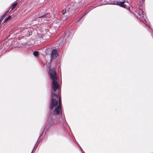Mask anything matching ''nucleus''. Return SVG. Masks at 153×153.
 Returning <instances> with one entry per match:
<instances>
[{
    "label": "nucleus",
    "mask_w": 153,
    "mask_h": 153,
    "mask_svg": "<svg viewBox=\"0 0 153 153\" xmlns=\"http://www.w3.org/2000/svg\"><path fill=\"white\" fill-rule=\"evenodd\" d=\"M49 72L50 75V78L52 80L51 88L52 90L49 108L51 111L54 110L53 114H50L48 117L46 119L47 124L40 137L44 136L46 132L49 131L50 129L51 131L55 129L56 119L54 118V116H55L62 114L61 100L59 96V90L56 72L55 68H52L50 69Z\"/></svg>",
    "instance_id": "f257e3e1"
},
{
    "label": "nucleus",
    "mask_w": 153,
    "mask_h": 153,
    "mask_svg": "<svg viewBox=\"0 0 153 153\" xmlns=\"http://www.w3.org/2000/svg\"><path fill=\"white\" fill-rule=\"evenodd\" d=\"M145 0H140L139 6L138 7L139 10L137 12L138 15L137 17L145 25H149V21L143 11L141 9V5L142 3Z\"/></svg>",
    "instance_id": "f03ea898"
},
{
    "label": "nucleus",
    "mask_w": 153,
    "mask_h": 153,
    "mask_svg": "<svg viewBox=\"0 0 153 153\" xmlns=\"http://www.w3.org/2000/svg\"><path fill=\"white\" fill-rule=\"evenodd\" d=\"M58 56L57 51L56 49H53L52 51L51 55V60L55 59Z\"/></svg>",
    "instance_id": "7ed1b4c3"
},
{
    "label": "nucleus",
    "mask_w": 153,
    "mask_h": 153,
    "mask_svg": "<svg viewBox=\"0 0 153 153\" xmlns=\"http://www.w3.org/2000/svg\"><path fill=\"white\" fill-rule=\"evenodd\" d=\"M125 2V0H122V1H114L113 3L114 4H116L120 7L126 8V5L124 4V3Z\"/></svg>",
    "instance_id": "20e7f679"
},
{
    "label": "nucleus",
    "mask_w": 153,
    "mask_h": 153,
    "mask_svg": "<svg viewBox=\"0 0 153 153\" xmlns=\"http://www.w3.org/2000/svg\"><path fill=\"white\" fill-rule=\"evenodd\" d=\"M48 15V14L47 13L39 16V22L41 23H44V21L47 19Z\"/></svg>",
    "instance_id": "39448f33"
},
{
    "label": "nucleus",
    "mask_w": 153,
    "mask_h": 153,
    "mask_svg": "<svg viewBox=\"0 0 153 153\" xmlns=\"http://www.w3.org/2000/svg\"><path fill=\"white\" fill-rule=\"evenodd\" d=\"M10 8L7 11L1 16V18L0 19V21L1 22L2 20L4 19L5 16H7L9 13L11 12V10H10Z\"/></svg>",
    "instance_id": "423d86ee"
},
{
    "label": "nucleus",
    "mask_w": 153,
    "mask_h": 153,
    "mask_svg": "<svg viewBox=\"0 0 153 153\" xmlns=\"http://www.w3.org/2000/svg\"><path fill=\"white\" fill-rule=\"evenodd\" d=\"M17 4L18 3L16 2L12 5L11 7L10 8H11V10H11V11L16 7Z\"/></svg>",
    "instance_id": "0eeeda50"
},
{
    "label": "nucleus",
    "mask_w": 153,
    "mask_h": 153,
    "mask_svg": "<svg viewBox=\"0 0 153 153\" xmlns=\"http://www.w3.org/2000/svg\"><path fill=\"white\" fill-rule=\"evenodd\" d=\"M11 16H9L7 18H6L4 20V22H6L8 20L10 19L11 18Z\"/></svg>",
    "instance_id": "6e6552de"
},
{
    "label": "nucleus",
    "mask_w": 153,
    "mask_h": 153,
    "mask_svg": "<svg viewBox=\"0 0 153 153\" xmlns=\"http://www.w3.org/2000/svg\"><path fill=\"white\" fill-rule=\"evenodd\" d=\"M33 54L35 56H38V51H34L33 53Z\"/></svg>",
    "instance_id": "1a4fd4ad"
},
{
    "label": "nucleus",
    "mask_w": 153,
    "mask_h": 153,
    "mask_svg": "<svg viewBox=\"0 0 153 153\" xmlns=\"http://www.w3.org/2000/svg\"><path fill=\"white\" fill-rule=\"evenodd\" d=\"M66 10L65 9H63L62 10V14L64 15L65 13Z\"/></svg>",
    "instance_id": "9d476101"
},
{
    "label": "nucleus",
    "mask_w": 153,
    "mask_h": 153,
    "mask_svg": "<svg viewBox=\"0 0 153 153\" xmlns=\"http://www.w3.org/2000/svg\"><path fill=\"white\" fill-rule=\"evenodd\" d=\"M128 9H129V11L130 12H131V13H132V14H133V15H135V13H133V12H131V11L130 9V8H129V7H128Z\"/></svg>",
    "instance_id": "9b49d317"
},
{
    "label": "nucleus",
    "mask_w": 153,
    "mask_h": 153,
    "mask_svg": "<svg viewBox=\"0 0 153 153\" xmlns=\"http://www.w3.org/2000/svg\"><path fill=\"white\" fill-rule=\"evenodd\" d=\"M82 18V17H81L80 18H79V19L78 20H77V21H79Z\"/></svg>",
    "instance_id": "f8f14e48"
},
{
    "label": "nucleus",
    "mask_w": 153,
    "mask_h": 153,
    "mask_svg": "<svg viewBox=\"0 0 153 153\" xmlns=\"http://www.w3.org/2000/svg\"><path fill=\"white\" fill-rule=\"evenodd\" d=\"M44 33L41 32V34L43 35L44 34Z\"/></svg>",
    "instance_id": "ddd939ff"
},
{
    "label": "nucleus",
    "mask_w": 153,
    "mask_h": 153,
    "mask_svg": "<svg viewBox=\"0 0 153 153\" xmlns=\"http://www.w3.org/2000/svg\"><path fill=\"white\" fill-rule=\"evenodd\" d=\"M151 35H153V31H152V32L151 33Z\"/></svg>",
    "instance_id": "4468645a"
},
{
    "label": "nucleus",
    "mask_w": 153,
    "mask_h": 153,
    "mask_svg": "<svg viewBox=\"0 0 153 153\" xmlns=\"http://www.w3.org/2000/svg\"><path fill=\"white\" fill-rule=\"evenodd\" d=\"M81 150L82 151V153H83V152H82V149L81 148Z\"/></svg>",
    "instance_id": "2eb2a0df"
},
{
    "label": "nucleus",
    "mask_w": 153,
    "mask_h": 153,
    "mask_svg": "<svg viewBox=\"0 0 153 153\" xmlns=\"http://www.w3.org/2000/svg\"><path fill=\"white\" fill-rule=\"evenodd\" d=\"M149 27L150 28V26L149 25Z\"/></svg>",
    "instance_id": "dca6fc26"
},
{
    "label": "nucleus",
    "mask_w": 153,
    "mask_h": 153,
    "mask_svg": "<svg viewBox=\"0 0 153 153\" xmlns=\"http://www.w3.org/2000/svg\"><path fill=\"white\" fill-rule=\"evenodd\" d=\"M91 9H92V7H91Z\"/></svg>",
    "instance_id": "f3484780"
}]
</instances>
